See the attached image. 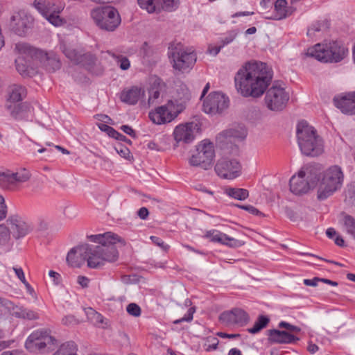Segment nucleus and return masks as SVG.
<instances>
[{
	"mask_svg": "<svg viewBox=\"0 0 355 355\" xmlns=\"http://www.w3.org/2000/svg\"><path fill=\"white\" fill-rule=\"evenodd\" d=\"M217 175L225 179H234L241 174V165L236 159L221 158L215 165Z\"/></svg>",
	"mask_w": 355,
	"mask_h": 355,
	"instance_id": "16",
	"label": "nucleus"
},
{
	"mask_svg": "<svg viewBox=\"0 0 355 355\" xmlns=\"http://www.w3.org/2000/svg\"><path fill=\"white\" fill-rule=\"evenodd\" d=\"M91 17L99 28L109 32L114 31L121 23L118 10L110 6L93 9L91 11Z\"/></svg>",
	"mask_w": 355,
	"mask_h": 355,
	"instance_id": "8",
	"label": "nucleus"
},
{
	"mask_svg": "<svg viewBox=\"0 0 355 355\" xmlns=\"http://www.w3.org/2000/svg\"><path fill=\"white\" fill-rule=\"evenodd\" d=\"M225 236V234L215 230L209 231L206 234V237L209 238L211 241L217 242L221 244H223Z\"/></svg>",
	"mask_w": 355,
	"mask_h": 355,
	"instance_id": "42",
	"label": "nucleus"
},
{
	"mask_svg": "<svg viewBox=\"0 0 355 355\" xmlns=\"http://www.w3.org/2000/svg\"><path fill=\"white\" fill-rule=\"evenodd\" d=\"M285 214L286 216L292 221H297L299 218L297 214L291 208L286 207L285 208Z\"/></svg>",
	"mask_w": 355,
	"mask_h": 355,
	"instance_id": "57",
	"label": "nucleus"
},
{
	"mask_svg": "<svg viewBox=\"0 0 355 355\" xmlns=\"http://www.w3.org/2000/svg\"><path fill=\"white\" fill-rule=\"evenodd\" d=\"M244 244V243L242 241L237 240L234 238L230 237L226 234L225 241L223 242V245H225L227 246H229L230 248H239L242 246Z\"/></svg>",
	"mask_w": 355,
	"mask_h": 355,
	"instance_id": "47",
	"label": "nucleus"
},
{
	"mask_svg": "<svg viewBox=\"0 0 355 355\" xmlns=\"http://www.w3.org/2000/svg\"><path fill=\"white\" fill-rule=\"evenodd\" d=\"M275 19H282L293 13V8L287 7V1L286 0H276L274 4Z\"/></svg>",
	"mask_w": 355,
	"mask_h": 355,
	"instance_id": "30",
	"label": "nucleus"
},
{
	"mask_svg": "<svg viewBox=\"0 0 355 355\" xmlns=\"http://www.w3.org/2000/svg\"><path fill=\"white\" fill-rule=\"evenodd\" d=\"M344 179L341 168L337 165L327 169L318 189V199L324 200L340 189Z\"/></svg>",
	"mask_w": 355,
	"mask_h": 355,
	"instance_id": "7",
	"label": "nucleus"
},
{
	"mask_svg": "<svg viewBox=\"0 0 355 355\" xmlns=\"http://www.w3.org/2000/svg\"><path fill=\"white\" fill-rule=\"evenodd\" d=\"M6 205L5 204L4 198L2 196H0V220L4 219L6 217Z\"/></svg>",
	"mask_w": 355,
	"mask_h": 355,
	"instance_id": "58",
	"label": "nucleus"
},
{
	"mask_svg": "<svg viewBox=\"0 0 355 355\" xmlns=\"http://www.w3.org/2000/svg\"><path fill=\"white\" fill-rule=\"evenodd\" d=\"M31 175L30 172L26 168H21L15 173L10 171H0V186L6 187L10 184L25 182L30 179Z\"/></svg>",
	"mask_w": 355,
	"mask_h": 355,
	"instance_id": "19",
	"label": "nucleus"
},
{
	"mask_svg": "<svg viewBox=\"0 0 355 355\" xmlns=\"http://www.w3.org/2000/svg\"><path fill=\"white\" fill-rule=\"evenodd\" d=\"M297 143L302 153L306 156L316 157L323 152V141L316 130L306 121L297 125Z\"/></svg>",
	"mask_w": 355,
	"mask_h": 355,
	"instance_id": "3",
	"label": "nucleus"
},
{
	"mask_svg": "<svg viewBox=\"0 0 355 355\" xmlns=\"http://www.w3.org/2000/svg\"><path fill=\"white\" fill-rule=\"evenodd\" d=\"M250 320L248 313L242 309L234 308L230 311H225L219 315L220 322L227 327L239 326L243 327Z\"/></svg>",
	"mask_w": 355,
	"mask_h": 355,
	"instance_id": "15",
	"label": "nucleus"
},
{
	"mask_svg": "<svg viewBox=\"0 0 355 355\" xmlns=\"http://www.w3.org/2000/svg\"><path fill=\"white\" fill-rule=\"evenodd\" d=\"M38 55V64H41L49 72H54L61 67V62L53 53H47L42 50H33Z\"/></svg>",
	"mask_w": 355,
	"mask_h": 355,
	"instance_id": "21",
	"label": "nucleus"
},
{
	"mask_svg": "<svg viewBox=\"0 0 355 355\" xmlns=\"http://www.w3.org/2000/svg\"><path fill=\"white\" fill-rule=\"evenodd\" d=\"M49 275L53 278L55 284L58 285L61 282V275L53 270H50Z\"/></svg>",
	"mask_w": 355,
	"mask_h": 355,
	"instance_id": "64",
	"label": "nucleus"
},
{
	"mask_svg": "<svg viewBox=\"0 0 355 355\" xmlns=\"http://www.w3.org/2000/svg\"><path fill=\"white\" fill-rule=\"evenodd\" d=\"M208 341L211 343L206 348V351L216 350L218 348L219 340L216 338H208Z\"/></svg>",
	"mask_w": 355,
	"mask_h": 355,
	"instance_id": "59",
	"label": "nucleus"
},
{
	"mask_svg": "<svg viewBox=\"0 0 355 355\" xmlns=\"http://www.w3.org/2000/svg\"><path fill=\"white\" fill-rule=\"evenodd\" d=\"M33 18L24 11L15 13L10 19V28L16 35L24 37L32 28Z\"/></svg>",
	"mask_w": 355,
	"mask_h": 355,
	"instance_id": "17",
	"label": "nucleus"
},
{
	"mask_svg": "<svg viewBox=\"0 0 355 355\" xmlns=\"http://www.w3.org/2000/svg\"><path fill=\"white\" fill-rule=\"evenodd\" d=\"M62 322L64 325L70 326V325H75V324H77V320H76V319L75 318V317L73 315H69L64 316L62 319Z\"/></svg>",
	"mask_w": 355,
	"mask_h": 355,
	"instance_id": "56",
	"label": "nucleus"
},
{
	"mask_svg": "<svg viewBox=\"0 0 355 355\" xmlns=\"http://www.w3.org/2000/svg\"><path fill=\"white\" fill-rule=\"evenodd\" d=\"M158 1L159 0H137L139 7L148 13L160 12Z\"/></svg>",
	"mask_w": 355,
	"mask_h": 355,
	"instance_id": "32",
	"label": "nucleus"
},
{
	"mask_svg": "<svg viewBox=\"0 0 355 355\" xmlns=\"http://www.w3.org/2000/svg\"><path fill=\"white\" fill-rule=\"evenodd\" d=\"M270 322V318L263 315H259L257 320L252 328L248 329V331L252 334L259 333L261 329L266 327Z\"/></svg>",
	"mask_w": 355,
	"mask_h": 355,
	"instance_id": "35",
	"label": "nucleus"
},
{
	"mask_svg": "<svg viewBox=\"0 0 355 355\" xmlns=\"http://www.w3.org/2000/svg\"><path fill=\"white\" fill-rule=\"evenodd\" d=\"M306 173L304 171H300L297 176L293 175L289 182L290 190L295 195H302L306 193L311 189L310 182L308 180L309 177L305 179Z\"/></svg>",
	"mask_w": 355,
	"mask_h": 355,
	"instance_id": "22",
	"label": "nucleus"
},
{
	"mask_svg": "<svg viewBox=\"0 0 355 355\" xmlns=\"http://www.w3.org/2000/svg\"><path fill=\"white\" fill-rule=\"evenodd\" d=\"M96 60V57L90 53L83 54L79 53L75 64H80L87 69H90V67L95 63Z\"/></svg>",
	"mask_w": 355,
	"mask_h": 355,
	"instance_id": "34",
	"label": "nucleus"
},
{
	"mask_svg": "<svg viewBox=\"0 0 355 355\" xmlns=\"http://www.w3.org/2000/svg\"><path fill=\"white\" fill-rule=\"evenodd\" d=\"M160 93L157 89L151 88L149 89L148 103H153L159 97Z\"/></svg>",
	"mask_w": 355,
	"mask_h": 355,
	"instance_id": "54",
	"label": "nucleus"
},
{
	"mask_svg": "<svg viewBox=\"0 0 355 355\" xmlns=\"http://www.w3.org/2000/svg\"><path fill=\"white\" fill-rule=\"evenodd\" d=\"M272 71L266 63L248 62L236 72L235 87L243 96L259 98L270 85Z\"/></svg>",
	"mask_w": 355,
	"mask_h": 355,
	"instance_id": "2",
	"label": "nucleus"
},
{
	"mask_svg": "<svg viewBox=\"0 0 355 355\" xmlns=\"http://www.w3.org/2000/svg\"><path fill=\"white\" fill-rule=\"evenodd\" d=\"M77 282L83 287L87 288L89 283V279L85 276L79 275L77 279Z\"/></svg>",
	"mask_w": 355,
	"mask_h": 355,
	"instance_id": "62",
	"label": "nucleus"
},
{
	"mask_svg": "<svg viewBox=\"0 0 355 355\" xmlns=\"http://www.w3.org/2000/svg\"><path fill=\"white\" fill-rule=\"evenodd\" d=\"M172 101H168L167 105L157 107L155 112H149L150 119L155 124L169 123L173 121L180 113L173 109Z\"/></svg>",
	"mask_w": 355,
	"mask_h": 355,
	"instance_id": "18",
	"label": "nucleus"
},
{
	"mask_svg": "<svg viewBox=\"0 0 355 355\" xmlns=\"http://www.w3.org/2000/svg\"><path fill=\"white\" fill-rule=\"evenodd\" d=\"M334 103L343 113L355 114V92L335 96Z\"/></svg>",
	"mask_w": 355,
	"mask_h": 355,
	"instance_id": "20",
	"label": "nucleus"
},
{
	"mask_svg": "<svg viewBox=\"0 0 355 355\" xmlns=\"http://www.w3.org/2000/svg\"><path fill=\"white\" fill-rule=\"evenodd\" d=\"M145 95V91L137 86L124 89L120 94V99L122 102L128 105H135Z\"/></svg>",
	"mask_w": 355,
	"mask_h": 355,
	"instance_id": "28",
	"label": "nucleus"
},
{
	"mask_svg": "<svg viewBox=\"0 0 355 355\" xmlns=\"http://www.w3.org/2000/svg\"><path fill=\"white\" fill-rule=\"evenodd\" d=\"M343 224L347 232L355 239V218L348 214H343Z\"/></svg>",
	"mask_w": 355,
	"mask_h": 355,
	"instance_id": "37",
	"label": "nucleus"
},
{
	"mask_svg": "<svg viewBox=\"0 0 355 355\" xmlns=\"http://www.w3.org/2000/svg\"><path fill=\"white\" fill-rule=\"evenodd\" d=\"M34 6L42 15L53 26H60L66 22L59 16V13L64 9L62 5H55L51 1L46 0H35Z\"/></svg>",
	"mask_w": 355,
	"mask_h": 355,
	"instance_id": "11",
	"label": "nucleus"
},
{
	"mask_svg": "<svg viewBox=\"0 0 355 355\" xmlns=\"http://www.w3.org/2000/svg\"><path fill=\"white\" fill-rule=\"evenodd\" d=\"M127 312L135 317H138L141 315V308L139 305L135 303H130L127 306L126 308Z\"/></svg>",
	"mask_w": 355,
	"mask_h": 355,
	"instance_id": "48",
	"label": "nucleus"
},
{
	"mask_svg": "<svg viewBox=\"0 0 355 355\" xmlns=\"http://www.w3.org/2000/svg\"><path fill=\"white\" fill-rule=\"evenodd\" d=\"M137 215L141 219L146 220L149 215V211L146 207H143L138 210Z\"/></svg>",
	"mask_w": 355,
	"mask_h": 355,
	"instance_id": "63",
	"label": "nucleus"
},
{
	"mask_svg": "<svg viewBox=\"0 0 355 355\" xmlns=\"http://www.w3.org/2000/svg\"><path fill=\"white\" fill-rule=\"evenodd\" d=\"M225 193L230 197L238 200H244L249 196V191L245 189L241 188H227Z\"/></svg>",
	"mask_w": 355,
	"mask_h": 355,
	"instance_id": "33",
	"label": "nucleus"
},
{
	"mask_svg": "<svg viewBox=\"0 0 355 355\" xmlns=\"http://www.w3.org/2000/svg\"><path fill=\"white\" fill-rule=\"evenodd\" d=\"M114 148L117 153L119 154L121 157L129 161L133 159V156L131 155L130 150L125 146L122 144H119Z\"/></svg>",
	"mask_w": 355,
	"mask_h": 355,
	"instance_id": "46",
	"label": "nucleus"
},
{
	"mask_svg": "<svg viewBox=\"0 0 355 355\" xmlns=\"http://www.w3.org/2000/svg\"><path fill=\"white\" fill-rule=\"evenodd\" d=\"M174 139L177 142L182 141L185 144H189L194 140L193 123L180 124L174 130Z\"/></svg>",
	"mask_w": 355,
	"mask_h": 355,
	"instance_id": "26",
	"label": "nucleus"
},
{
	"mask_svg": "<svg viewBox=\"0 0 355 355\" xmlns=\"http://www.w3.org/2000/svg\"><path fill=\"white\" fill-rule=\"evenodd\" d=\"M330 27V21L327 19L317 21L313 22L308 28L307 36L313 38L317 35V33H324L327 31Z\"/></svg>",
	"mask_w": 355,
	"mask_h": 355,
	"instance_id": "31",
	"label": "nucleus"
},
{
	"mask_svg": "<svg viewBox=\"0 0 355 355\" xmlns=\"http://www.w3.org/2000/svg\"><path fill=\"white\" fill-rule=\"evenodd\" d=\"M345 201L352 206H355V182L347 186Z\"/></svg>",
	"mask_w": 355,
	"mask_h": 355,
	"instance_id": "41",
	"label": "nucleus"
},
{
	"mask_svg": "<svg viewBox=\"0 0 355 355\" xmlns=\"http://www.w3.org/2000/svg\"><path fill=\"white\" fill-rule=\"evenodd\" d=\"M120 129L125 134L128 135L132 138H137V133L132 128L128 125H123L120 127Z\"/></svg>",
	"mask_w": 355,
	"mask_h": 355,
	"instance_id": "55",
	"label": "nucleus"
},
{
	"mask_svg": "<svg viewBox=\"0 0 355 355\" xmlns=\"http://www.w3.org/2000/svg\"><path fill=\"white\" fill-rule=\"evenodd\" d=\"M194 313L193 308H190L187 313L180 319L176 320L174 321V324H179L182 322H190L193 320V315Z\"/></svg>",
	"mask_w": 355,
	"mask_h": 355,
	"instance_id": "52",
	"label": "nucleus"
},
{
	"mask_svg": "<svg viewBox=\"0 0 355 355\" xmlns=\"http://www.w3.org/2000/svg\"><path fill=\"white\" fill-rule=\"evenodd\" d=\"M237 34L238 31L235 30L228 32L227 35L221 40L222 45L224 46L232 42L236 38Z\"/></svg>",
	"mask_w": 355,
	"mask_h": 355,
	"instance_id": "51",
	"label": "nucleus"
},
{
	"mask_svg": "<svg viewBox=\"0 0 355 355\" xmlns=\"http://www.w3.org/2000/svg\"><path fill=\"white\" fill-rule=\"evenodd\" d=\"M77 347L73 341L63 343L54 355H76Z\"/></svg>",
	"mask_w": 355,
	"mask_h": 355,
	"instance_id": "36",
	"label": "nucleus"
},
{
	"mask_svg": "<svg viewBox=\"0 0 355 355\" xmlns=\"http://www.w3.org/2000/svg\"><path fill=\"white\" fill-rule=\"evenodd\" d=\"M236 206L242 209L247 211L248 212H249L254 216H264V214L263 213H261L259 209H257L256 207H254L252 205H236Z\"/></svg>",
	"mask_w": 355,
	"mask_h": 355,
	"instance_id": "49",
	"label": "nucleus"
},
{
	"mask_svg": "<svg viewBox=\"0 0 355 355\" xmlns=\"http://www.w3.org/2000/svg\"><path fill=\"white\" fill-rule=\"evenodd\" d=\"M58 340L51 335L47 329H39L33 331L27 338L25 347L30 352L47 354L55 349Z\"/></svg>",
	"mask_w": 355,
	"mask_h": 355,
	"instance_id": "6",
	"label": "nucleus"
},
{
	"mask_svg": "<svg viewBox=\"0 0 355 355\" xmlns=\"http://www.w3.org/2000/svg\"><path fill=\"white\" fill-rule=\"evenodd\" d=\"M216 335L222 338H230V339H235L239 338L241 337V335L239 334H227L225 332H218Z\"/></svg>",
	"mask_w": 355,
	"mask_h": 355,
	"instance_id": "60",
	"label": "nucleus"
},
{
	"mask_svg": "<svg viewBox=\"0 0 355 355\" xmlns=\"http://www.w3.org/2000/svg\"><path fill=\"white\" fill-rule=\"evenodd\" d=\"M11 225L10 233L19 239L27 235L32 230V227L17 216H11L7 220Z\"/></svg>",
	"mask_w": 355,
	"mask_h": 355,
	"instance_id": "24",
	"label": "nucleus"
},
{
	"mask_svg": "<svg viewBox=\"0 0 355 355\" xmlns=\"http://www.w3.org/2000/svg\"><path fill=\"white\" fill-rule=\"evenodd\" d=\"M10 230L4 225H0V245H5L9 241Z\"/></svg>",
	"mask_w": 355,
	"mask_h": 355,
	"instance_id": "45",
	"label": "nucleus"
},
{
	"mask_svg": "<svg viewBox=\"0 0 355 355\" xmlns=\"http://www.w3.org/2000/svg\"><path fill=\"white\" fill-rule=\"evenodd\" d=\"M159 10L171 12L178 8V3L175 0H159Z\"/></svg>",
	"mask_w": 355,
	"mask_h": 355,
	"instance_id": "43",
	"label": "nucleus"
},
{
	"mask_svg": "<svg viewBox=\"0 0 355 355\" xmlns=\"http://www.w3.org/2000/svg\"><path fill=\"white\" fill-rule=\"evenodd\" d=\"M278 327L279 328H285L292 332H300L301 331V329L299 327L293 325L285 321L280 322Z\"/></svg>",
	"mask_w": 355,
	"mask_h": 355,
	"instance_id": "50",
	"label": "nucleus"
},
{
	"mask_svg": "<svg viewBox=\"0 0 355 355\" xmlns=\"http://www.w3.org/2000/svg\"><path fill=\"white\" fill-rule=\"evenodd\" d=\"M289 96L284 88L274 83L266 91L265 103L267 107L272 111H281L286 105Z\"/></svg>",
	"mask_w": 355,
	"mask_h": 355,
	"instance_id": "12",
	"label": "nucleus"
},
{
	"mask_svg": "<svg viewBox=\"0 0 355 355\" xmlns=\"http://www.w3.org/2000/svg\"><path fill=\"white\" fill-rule=\"evenodd\" d=\"M33 50H37L27 44L20 46L19 55L15 59L16 69L22 76H28L31 70H33L38 65V55L33 53Z\"/></svg>",
	"mask_w": 355,
	"mask_h": 355,
	"instance_id": "9",
	"label": "nucleus"
},
{
	"mask_svg": "<svg viewBox=\"0 0 355 355\" xmlns=\"http://www.w3.org/2000/svg\"><path fill=\"white\" fill-rule=\"evenodd\" d=\"M268 340L272 343L290 344L299 340V338L286 331L270 329L268 331Z\"/></svg>",
	"mask_w": 355,
	"mask_h": 355,
	"instance_id": "27",
	"label": "nucleus"
},
{
	"mask_svg": "<svg viewBox=\"0 0 355 355\" xmlns=\"http://www.w3.org/2000/svg\"><path fill=\"white\" fill-rule=\"evenodd\" d=\"M348 49L338 40L318 43L307 49L306 55L324 63H337L347 55Z\"/></svg>",
	"mask_w": 355,
	"mask_h": 355,
	"instance_id": "4",
	"label": "nucleus"
},
{
	"mask_svg": "<svg viewBox=\"0 0 355 355\" xmlns=\"http://www.w3.org/2000/svg\"><path fill=\"white\" fill-rule=\"evenodd\" d=\"M246 137L245 130L239 131L234 128L226 130L218 134L216 141L220 148L228 150L230 154H236L238 152V146L235 144L236 140H243Z\"/></svg>",
	"mask_w": 355,
	"mask_h": 355,
	"instance_id": "13",
	"label": "nucleus"
},
{
	"mask_svg": "<svg viewBox=\"0 0 355 355\" xmlns=\"http://www.w3.org/2000/svg\"><path fill=\"white\" fill-rule=\"evenodd\" d=\"M12 316L17 318L27 319L29 320H36L39 318L38 314L30 309L24 308V306H18L13 304V307L10 308V312Z\"/></svg>",
	"mask_w": 355,
	"mask_h": 355,
	"instance_id": "29",
	"label": "nucleus"
},
{
	"mask_svg": "<svg viewBox=\"0 0 355 355\" xmlns=\"http://www.w3.org/2000/svg\"><path fill=\"white\" fill-rule=\"evenodd\" d=\"M107 53L116 60L117 64L122 70H127L130 68V62L127 57L116 54L111 51H107Z\"/></svg>",
	"mask_w": 355,
	"mask_h": 355,
	"instance_id": "38",
	"label": "nucleus"
},
{
	"mask_svg": "<svg viewBox=\"0 0 355 355\" xmlns=\"http://www.w3.org/2000/svg\"><path fill=\"white\" fill-rule=\"evenodd\" d=\"M229 98L223 93L214 92L210 93L203 102V111L207 114L222 113L229 106Z\"/></svg>",
	"mask_w": 355,
	"mask_h": 355,
	"instance_id": "14",
	"label": "nucleus"
},
{
	"mask_svg": "<svg viewBox=\"0 0 355 355\" xmlns=\"http://www.w3.org/2000/svg\"><path fill=\"white\" fill-rule=\"evenodd\" d=\"M60 48L67 58L76 63L79 55L78 52H77L75 49L67 46L64 44H61Z\"/></svg>",
	"mask_w": 355,
	"mask_h": 355,
	"instance_id": "40",
	"label": "nucleus"
},
{
	"mask_svg": "<svg viewBox=\"0 0 355 355\" xmlns=\"http://www.w3.org/2000/svg\"><path fill=\"white\" fill-rule=\"evenodd\" d=\"M154 53V50L148 45L147 42H144L140 49V54L142 56L144 62H148L150 63L153 61V55Z\"/></svg>",
	"mask_w": 355,
	"mask_h": 355,
	"instance_id": "39",
	"label": "nucleus"
},
{
	"mask_svg": "<svg viewBox=\"0 0 355 355\" xmlns=\"http://www.w3.org/2000/svg\"><path fill=\"white\" fill-rule=\"evenodd\" d=\"M13 270L15 271L17 277L20 279L22 283H25V275L24 272L21 268L13 267Z\"/></svg>",
	"mask_w": 355,
	"mask_h": 355,
	"instance_id": "61",
	"label": "nucleus"
},
{
	"mask_svg": "<svg viewBox=\"0 0 355 355\" xmlns=\"http://www.w3.org/2000/svg\"><path fill=\"white\" fill-rule=\"evenodd\" d=\"M214 157V144L205 139L196 146V153L191 156L189 163L191 166L207 169L211 166Z\"/></svg>",
	"mask_w": 355,
	"mask_h": 355,
	"instance_id": "10",
	"label": "nucleus"
},
{
	"mask_svg": "<svg viewBox=\"0 0 355 355\" xmlns=\"http://www.w3.org/2000/svg\"><path fill=\"white\" fill-rule=\"evenodd\" d=\"M168 54L173 68L182 73L190 71L197 61L196 51L180 43L169 46Z\"/></svg>",
	"mask_w": 355,
	"mask_h": 355,
	"instance_id": "5",
	"label": "nucleus"
},
{
	"mask_svg": "<svg viewBox=\"0 0 355 355\" xmlns=\"http://www.w3.org/2000/svg\"><path fill=\"white\" fill-rule=\"evenodd\" d=\"M88 239L97 245L83 244L72 248L67 254L68 263L80 268L85 261L90 268H100L105 262H114L119 257L115 244L121 242L117 234L110 232L87 236Z\"/></svg>",
	"mask_w": 355,
	"mask_h": 355,
	"instance_id": "1",
	"label": "nucleus"
},
{
	"mask_svg": "<svg viewBox=\"0 0 355 355\" xmlns=\"http://www.w3.org/2000/svg\"><path fill=\"white\" fill-rule=\"evenodd\" d=\"M150 239L154 244L160 247L164 251H167L168 249L169 248V246L165 244L164 241L161 238L155 236H151Z\"/></svg>",
	"mask_w": 355,
	"mask_h": 355,
	"instance_id": "53",
	"label": "nucleus"
},
{
	"mask_svg": "<svg viewBox=\"0 0 355 355\" xmlns=\"http://www.w3.org/2000/svg\"><path fill=\"white\" fill-rule=\"evenodd\" d=\"M7 95L5 105H12L23 102L27 95V91L24 86L18 84L10 85L7 89Z\"/></svg>",
	"mask_w": 355,
	"mask_h": 355,
	"instance_id": "25",
	"label": "nucleus"
},
{
	"mask_svg": "<svg viewBox=\"0 0 355 355\" xmlns=\"http://www.w3.org/2000/svg\"><path fill=\"white\" fill-rule=\"evenodd\" d=\"M31 106L28 102H19L5 105V109L10 115L17 121L28 120L31 112Z\"/></svg>",
	"mask_w": 355,
	"mask_h": 355,
	"instance_id": "23",
	"label": "nucleus"
},
{
	"mask_svg": "<svg viewBox=\"0 0 355 355\" xmlns=\"http://www.w3.org/2000/svg\"><path fill=\"white\" fill-rule=\"evenodd\" d=\"M13 307V302L7 299L0 298V318L10 313V308Z\"/></svg>",
	"mask_w": 355,
	"mask_h": 355,
	"instance_id": "44",
	"label": "nucleus"
}]
</instances>
